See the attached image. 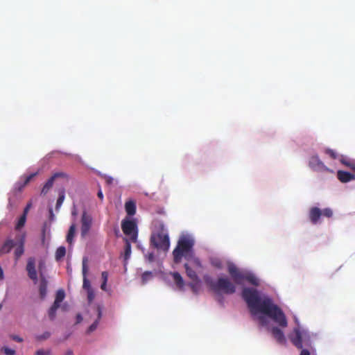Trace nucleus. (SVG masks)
Instances as JSON below:
<instances>
[{
    "mask_svg": "<svg viewBox=\"0 0 355 355\" xmlns=\"http://www.w3.org/2000/svg\"><path fill=\"white\" fill-rule=\"evenodd\" d=\"M241 295L252 315L261 313L268 316L282 328L288 326L284 313L268 296L260 297L259 291L253 288H244Z\"/></svg>",
    "mask_w": 355,
    "mask_h": 355,
    "instance_id": "f257e3e1",
    "label": "nucleus"
},
{
    "mask_svg": "<svg viewBox=\"0 0 355 355\" xmlns=\"http://www.w3.org/2000/svg\"><path fill=\"white\" fill-rule=\"evenodd\" d=\"M194 240L189 236L183 235L178 241L177 245L173 250V262L178 264L184 258L186 263L184 265L187 277L193 282H198L199 278L197 272L202 268L199 258L196 257L193 246Z\"/></svg>",
    "mask_w": 355,
    "mask_h": 355,
    "instance_id": "f03ea898",
    "label": "nucleus"
},
{
    "mask_svg": "<svg viewBox=\"0 0 355 355\" xmlns=\"http://www.w3.org/2000/svg\"><path fill=\"white\" fill-rule=\"evenodd\" d=\"M150 242L152 245L158 250L168 251L170 247V240L164 225L159 222L155 225V230L153 232Z\"/></svg>",
    "mask_w": 355,
    "mask_h": 355,
    "instance_id": "7ed1b4c3",
    "label": "nucleus"
},
{
    "mask_svg": "<svg viewBox=\"0 0 355 355\" xmlns=\"http://www.w3.org/2000/svg\"><path fill=\"white\" fill-rule=\"evenodd\" d=\"M289 338L294 346L302 349L300 355H311L312 347L310 336L306 331L295 328Z\"/></svg>",
    "mask_w": 355,
    "mask_h": 355,
    "instance_id": "20e7f679",
    "label": "nucleus"
},
{
    "mask_svg": "<svg viewBox=\"0 0 355 355\" xmlns=\"http://www.w3.org/2000/svg\"><path fill=\"white\" fill-rule=\"evenodd\" d=\"M203 279L207 285L216 293L223 292L227 295H232L236 292L235 284L227 277H219L216 282H214L209 275H205Z\"/></svg>",
    "mask_w": 355,
    "mask_h": 355,
    "instance_id": "39448f33",
    "label": "nucleus"
},
{
    "mask_svg": "<svg viewBox=\"0 0 355 355\" xmlns=\"http://www.w3.org/2000/svg\"><path fill=\"white\" fill-rule=\"evenodd\" d=\"M121 229L123 232L129 236L131 242H137L138 230L137 223L132 220L123 219L121 222Z\"/></svg>",
    "mask_w": 355,
    "mask_h": 355,
    "instance_id": "423d86ee",
    "label": "nucleus"
},
{
    "mask_svg": "<svg viewBox=\"0 0 355 355\" xmlns=\"http://www.w3.org/2000/svg\"><path fill=\"white\" fill-rule=\"evenodd\" d=\"M227 271L236 284L240 285L243 284L245 272L241 271L234 263L228 264Z\"/></svg>",
    "mask_w": 355,
    "mask_h": 355,
    "instance_id": "0eeeda50",
    "label": "nucleus"
},
{
    "mask_svg": "<svg viewBox=\"0 0 355 355\" xmlns=\"http://www.w3.org/2000/svg\"><path fill=\"white\" fill-rule=\"evenodd\" d=\"M309 166L315 171L334 173L332 170H330L324 164L318 155H313L311 157L309 160Z\"/></svg>",
    "mask_w": 355,
    "mask_h": 355,
    "instance_id": "6e6552de",
    "label": "nucleus"
},
{
    "mask_svg": "<svg viewBox=\"0 0 355 355\" xmlns=\"http://www.w3.org/2000/svg\"><path fill=\"white\" fill-rule=\"evenodd\" d=\"M92 224V218L85 211L81 217V236L85 237L89 232Z\"/></svg>",
    "mask_w": 355,
    "mask_h": 355,
    "instance_id": "1a4fd4ad",
    "label": "nucleus"
},
{
    "mask_svg": "<svg viewBox=\"0 0 355 355\" xmlns=\"http://www.w3.org/2000/svg\"><path fill=\"white\" fill-rule=\"evenodd\" d=\"M26 269L28 277L33 280L35 284H36L37 282V274L35 269V259L34 257H30L28 259Z\"/></svg>",
    "mask_w": 355,
    "mask_h": 355,
    "instance_id": "9d476101",
    "label": "nucleus"
},
{
    "mask_svg": "<svg viewBox=\"0 0 355 355\" xmlns=\"http://www.w3.org/2000/svg\"><path fill=\"white\" fill-rule=\"evenodd\" d=\"M18 237L17 241L15 242L16 245L15 247L16 248L14 252L16 260H18L24 252L25 234L18 236Z\"/></svg>",
    "mask_w": 355,
    "mask_h": 355,
    "instance_id": "9b49d317",
    "label": "nucleus"
},
{
    "mask_svg": "<svg viewBox=\"0 0 355 355\" xmlns=\"http://www.w3.org/2000/svg\"><path fill=\"white\" fill-rule=\"evenodd\" d=\"M321 216L322 210L320 208L317 207H313L309 209V218L312 224H318Z\"/></svg>",
    "mask_w": 355,
    "mask_h": 355,
    "instance_id": "f8f14e48",
    "label": "nucleus"
},
{
    "mask_svg": "<svg viewBox=\"0 0 355 355\" xmlns=\"http://www.w3.org/2000/svg\"><path fill=\"white\" fill-rule=\"evenodd\" d=\"M271 333L279 344L285 345L286 344V339L284 332L277 327L271 328Z\"/></svg>",
    "mask_w": 355,
    "mask_h": 355,
    "instance_id": "ddd939ff",
    "label": "nucleus"
},
{
    "mask_svg": "<svg viewBox=\"0 0 355 355\" xmlns=\"http://www.w3.org/2000/svg\"><path fill=\"white\" fill-rule=\"evenodd\" d=\"M16 243L11 239H8L3 243L0 248V255L6 254L9 253L12 249L15 246Z\"/></svg>",
    "mask_w": 355,
    "mask_h": 355,
    "instance_id": "4468645a",
    "label": "nucleus"
},
{
    "mask_svg": "<svg viewBox=\"0 0 355 355\" xmlns=\"http://www.w3.org/2000/svg\"><path fill=\"white\" fill-rule=\"evenodd\" d=\"M337 178L341 182L345 183L354 180L355 175L347 171H338Z\"/></svg>",
    "mask_w": 355,
    "mask_h": 355,
    "instance_id": "2eb2a0df",
    "label": "nucleus"
},
{
    "mask_svg": "<svg viewBox=\"0 0 355 355\" xmlns=\"http://www.w3.org/2000/svg\"><path fill=\"white\" fill-rule=\"evenodd\" d=\"M38 174L37 172L36 173H31L28 176H26L24 178V180L23 182H17L16 184V189L19 191H21L22 189L31 181V180L35 178L37 175Z\"/></svg>",
    "mask_w": 355,
    "mask_h": 355,
    "instance_id": "dca6fc26",
    "label": "nucleus"
},
{
    "mask_svg": "<svg viewBox=\"0 0 355 355\" xmlns=\"http://www.w3.org/2000/svg\"><path fill=\"white\" fill-rule=\"evenodd\" d=\"M41 280H40V284L39 288L40 295L42 298H44L47 292V281L45 279V277L43 276L42 273H40Z\"/></svg>",
    "mask_w": 355,
    "mask_h": 355,
    "instance_id": "f3484780",
    "label": "nucleus"
},
{
    "mask_svg": "<svg viewBox=\"0 0 355 355\" xmlns=\"http://www.w3.org/2000/svg\"><path fill=\"white\" fill-rule=\"evenodd\" d=\"M125 210L128 216H133L136 213V202L134 200L127 201L125 204Z\"/></svg>",
    "mask_w": 355,
    "mask_h": 355,
    "instance_id": "a211bd4d",
    "label": "nucleus"
},
{
    "mask_svg": "<svg viewBox=\"0 0 355 355\" xmlns=\"http://www.w3.org/2000/svg\"><path fill=\"white\" fill-rule=\"evenodd\" d=\"M244 280L248 282L250 284L255 286H257L259 284V281L257 277L254 274L249 272H245V275L243 278V281Z\"/></svg>",
    "mask_w": 355,
    "mask_h": 355,
    "instance_id": "6ab92c4d",
    "label": "nucleus"
},
{
    "mask_svg": "<svg viewBox=\"0 0 355 355\" xmlns=\"http://www.w3.org/2000/svg\"><path fill=\"white\" fill-rule=\"evenodd\" d=\"M171 275L173 278V280H174L176 286L180 289L182 290L184 288V279H183L182 277L181 276V275L178 272H174L171 273Z\"/></svg>",
    "mask_w": 355,
    "mask_h": 355,
    "instance_id": "aec40b11",
    "label": "nucleus"
},
{
    "mask_svg": "<svg viewBox=\"0 0 355 355\" xmlns=\"http://www.w3.org/2000/svg\"><path fill=\"white\" fill-rule=\"evenodd\" d=\"M76 225L74 223H73L71 225V226L69 229V231H68V233H67V235L66 237V241L70 245H71L73 243V238H74L75 233H76Z\"/></svg>",
    "mask_w": 355,
    "mask_h": 355,
    "instance_id": "412c9836",
    "label": "nucleus"
},
{
    "mask_svg": "<svg viewBox=\"0 0 355 355\" xmlns=\"http://www.w3.org/2000/svg\"><path fill=\"white\" fill-rule=\"evenodd\" d=\"M125 241V250H124V259L125 261H127L131 254V244H130V240H129L127 238L124 239Z\"/></svg>",
    "mask_w": 355,
    "mask_h": 355,
    "instance_id": "4be33fe9",
    "label": "nucleus"
},
{
    "mask_svg": "<svg viewBox=\"0 0 355 355\" xmlns=\"http://www.w3.org/2000/svg\"><path fill=\"white\" fill-rule=\"evenodd\" d=\"M54 183V180L51 177L45 183L44 187L42 189L41 194L42 195H46L49 190L52 188Z\"/></svg>",
    "mask_w": 355,
    "mask_h": 355,
    "instance_id": "5701e85b",
    "label": "nucleus"
},
{
    "mask_svg": "<svg viewBox=\"0 0 355 355\" xmlns=\"http://www.w3.org/2000/svg\"><path fill=\"white\" fill-rule=\"evenodd\" d=\"M60 304L54 302L53 305L50 307V309L49 310V317L50 320H54V318L55 317L56 311H57L58 309L60 307Z\"/></svg>",
    "mask_w": 355,
    "mask_h": 355,
    "instance_id": "b1692460",
    "label": "nucleus"
},
{
    "mask_svg": "<svg viewBox=\"0 0 355 355\" xmlns=\"http://www.w3.org/2000/svg\"><path fill=\"white\" fill-rule=\"evenodd\" d=\"M101 318V309L100 307L98 308V319L95 320L88 328L87 332L91 333L94 331L98 324L100 318Z\"/></svg>",
    "mask_w": 355,
    "mask_h": 355,
    "instance_id": "393cba45",
    "label": "nucleus"
},
{
    "mask_svg": "<svg viewBox=\"0 0 355 355\" xmlns=\"http://www.w3.org/2000/svg\"><path fill=\"white\" fill-rule=\"evenodd\" d=\"M66 254V248L64 246L59 247L55 252V258L56 261H60Z\"/></svg>",
    "mask_w": 355,
    "mask_h": 355,
    "instance_id": "a878e982",
    "label": "nucleus"
},
{
    "mask_svg": "<svg viewBox=\"0 0 355 355\" xmlns=\"http://www.w3.org/2000/svg\"><path fill=\"white\" fill-rule=\"evenodd\" d=\"M64 198H65L64 190H62L59 193V196H58L57 202H56V205H55L56 210H58L60 209V207H61V205H62V203L64 202Z\"/></svg>",
    "mask_w": 355,
    "mask_h": 355,
    "instance_id": "bb28decb",
    "label": "nucleus"
},
{
    "mask_svg": "<svg viewBox=\"0 0 355 355\" xmlns=\"http://www.w3.org/2000/svg\"><path fill=\"white\" fill-rule=\"evenodd\" d=\"M26 217L27 216H26L23 214L20 216V218H19V220L15 225L16 230H19L21 228H22L25 225V223L26 221Z\"/></svg>",
    "mask_w": 355,
    "mask_h": 355,
    "instance_id": "cd10ccee",
    "label": "nucleus"
},
{
    "mask_svg": "<svg viewBox=\"0 0 355 355\" xmlns=\"http://www.w3.org/2000/svg\"><path fill=\"white\" fill-rule=\"evenodd\" d=\"M65 297L64 291L63 290H59L57 291L55 302L60 304Z\"/></svg>",
    "mask_w": 355,
    "mask_h": 355,
    "instance_id": "c85d7f7f",
    "label": "nucleus"
},
{
    "mask_svg": "<svg viewBox=\"0 0 355 355\" xmlns=\"http://www.w3.org/2000/svg\"><path fill=\"white\" fill-rule=\"evenodd\" d=\"M83 288L87 291L92 290L91 287V284L89 279L87 278V277H83Z\"/></svg>",
    "mask_w": 355,
    "mask_h": 355,
    "instance_id": "c756f323",
    "label": "nucleus"
},
{
    "mask_svg": "<svg viewBox=\"0 0 355 355\" xmlns=\"http://www.w3.org/2000/svg\"><path fill=\"white\" fill-rule=\"evenodd\" d=\"M325 153L328 155L329 157H331L332 159H336L338 158V154L336 152L332 149L327 148L325 150Z\"/></svg>",
    "mask_w": 355,
    "mask_h": 355,
    "instance_id": "7c9ffc66",
    "label": "nucleus"
},
{
    "mask_svg": "<svg viewBox=\"0 0 355 355\" xmlns=\"http://www.w3.org/2000/svg\"><path fill=\"white\" fill-rule=\"evenodd\" d=\"M87 259L86 257H84L83 259V275L84 277H87V271H88V267H87Z\"/></svg>",
    "mask_w": 355,
    "mask_h": 355,
    "instance_id": "2f4dec72",
    "label": "nucleus"
},
{
    "mask_svg": "<svg viewBox=\"0 0 355 355\" xmlns=\"http://www.w3.org/2000/svg\"><path fill=\"white\" fill-rule=\"evenodd\" d=\"M322 216L327 218H331L333 216V211L330 208H325L322 210Z\"/></svg>",
    "mask_w": 355,
    "mask_h": 355,
    "instance_id": "473e14b6",
    "label": "nucleus"
},
{
    "mask_svg": "<svg viewBox=\"0 0 355 355\" xmlns=\"http://www.w3.org/2000/svg\"><path fill=\"white\" fill-rule=\"evenodd\" d=\"M51 178L55 180L56 178H66L67 179L68 178V175L67 173H63V172H58V173H55L52 176Z\"/></svg>",
    "mask_w": 355,
    "mask_h": 355,
    "instance_id": "72a5a7b5",
    "label": "nucleus"
},
{
    "mask_svg": "<svg viewBox=\"0 0 355 355\" xmlns=\"http://www.w3.org/2000/svg\"><path fill=\"white\" fill-rule=\"evenodd\" d=\"M51 334L49 331H45L43 334L37 336L36 338L37 340H44L49 338Z\"/></svg>",
    "mask_w": 355,
    "mask_h": 355,
    "instance_id": "f704fd0d",
    "label": "nucleus"
},
{
    "mask_svg": "<svg viewBox=\"0 0 355 355\" xmlns=\"http://www.w3.org/2000/svg\"><path fill=\"white\" fill-rule=\"evenodd\" d=\"M2 349L6 355H15V350L10 349L8 347H3Z\"/></svg>",
    "mask_w": 355,
    "mask_h": 355,
    "instance_id": "c9c22d12",
    "label": "nucleus"
},
{
    "mask_svg": "<svg viewBox=\"0 0 355 355\" xmlns=\"http://www.w3.org/2000/svg\"><path fill=\"white\" fill-rule=\"evenodd\" d=\"M35 354L36 355H51V350L50 349L44 350V349H38L36 351Z\"/></svg>",
    "mask_w": 355,
    "mask_h": 355,
    "instance_id": "e433bc0d",
    "label": "nucleus"
},
{
    "mask_svg": "<svg viewBox=\"0 0 355 355\" xmlns=\"http://www.w3.org/2000/svg\"><path fill=\"white\" fill-rule=\"evenodd\" d=\"M87 299L89 302H92L93 300L94 299V292L92 290H89L87 291Z\"/></svg>",
    "mask_w": 355,
    "mask_h": 355,
    "instance_id": "4c0bfd02",
    "label": "nucleus"
},
{
    "mask_svg": "<svg viewBox=\"0 0 355 355\" xmlns=\"http://www.w3.org/2000/svg\"><path fill=\"white\" fill-rule=\"evenodd\" d=\"M340 162L346 166H351V163L343 155L340 157Z\"/></svg>",
    "mask_w": 355,
    "mask_h": 355,
    "instance_id": "58836bf2",
    "label": "nucleus"
},
{
    "mask_svg": "<svg viewBox=\"0 0 355 355\" xmlns=\"http://www.w3.org/2000/svg\"><path fill=\"white\" fill-rule=\"evenodd\" d=\"M31 207H32V203L30 202H28V203L26 205V207H25V208H24V211H23V214H23V215H24V216H27V214H28V211H29L30 209L31 208Z\"/></svg>",
    "mask_w": 355,
    "mask_h": 355,
    "instance_id": "ea45409f",
    "label": "nucleus"
},
{
    "mask_svg": "<svg viewBox=\"0 0 355 355\" xmlns=\"http://www.w3.org/2000/svg\"><path fill=\"white\" fill-rule=\"evenodd\" d=\"M10 338L12 340L16 341V342H18V343H21L23 342V338H21L20 336H17V335H10Z\"/></svg>",
    "mask_w": 355,
    "mask_h": 355,
    "instance_id": "a19ab883",
    "label": "nucleus"
},
{
    "mask_svg": "<svg viewBox=\"0 0 355 355\" xmlns=\"http://www.w3.org/2000/svg\"><path fill=\"white\" fill-rule=\"evenodd\" d=\"M258 319L262 326H265L267 324V320L265 316L260 315L259 316Z\"/></svg>",
    "mask_w": 355,
    "mask_h": 355,
    "instance_id": "79ce46f5",
    "label": "nucleus"
},
{
    "mask_svg": "<svg viewBox=\"0 0 355 355\" xmlns=\"http://www.w3.org/2000/svg\"><path fill=\"white\" fill-rule=\"evenodd\" d=\"M101 277H102V279H103V282H107V279H108V273H107V272L103 271L101 273Z\"/></svg>",
    "mask_w": 355,
    "mask_h": 355,
    "instance_id": "37998d69",
    "label": "nucleus"
},
{
    "mask_svg": "<svg viewBox=\"0 0 355 355\" xmlns=\"http://www.w3.org/2000/svg\"><path fill=\"white\" fill-rule=\"evenodd\" d=\"M105 181H106V183H107V184H112V182H113V181H114V180H113V178H111V177H106V178H105Z\"/></svg>",
    "mask_w": 355,
    "mask_h": 355,
    "instance_id": "c03bdc74",
    "label": "nucleus"
},
{
    "mask_svg": "<svg viewBox=\"0 0 355 355\" xmlns=\"http://www.w3.org/2000/svg\"><path fill=\"white\" fill-rule=\"evenodd\" d=\"M97 196L101 201L103 200V194L101 189L98 191Z\"/></svg>",
    "mask_w": 355,
    "mask_h": 355,
    "instance_id": "a18cd8bd",
    "label": "nucleus"
},
{
    "mask_svg": "<svg viewBox=\"0 0 355 355\" xmlns=\"http://www.w3.org/2000/svg\"><path fill=\"white\" fill-rule=\"evenodd\" d=\"M101 288L103 291H106L107 290V282H102L101 286Z\"/></svg>",
    "mask_w": 355,
    "mask_h": 355,
    "instance_id": "49530a36",
    "label": "nucleus"
},
{
    "mask_svg": "<svg viewBox=\"0 0 355 355\" xmlns=\"http://www.w3.org/2000/svg\"><path fill=\"white\" fill-rule=\"evenodd\" d=\"M64 355H73V353L71 349H69L66 352V353Z\"/></svg>",
    "mask_w": 355,
    "mask_h": 355,
    "instance_id": "de8ad7c7",
    "label": "nucleus"
},
{
    "mask_svg": "<svg viewBox=\"0 0 355 355\" xmlns=\"http://www.w3.org/2000/svg\"><path fill=\"white\" fill-rule=\"evenodd\" d=\"M218 302H219L221 304H223V296H222V295H219V296H218Z\"/></svg>",
    "mask_w": 355,
    "mask_h": 355,
    "instance_id": "09e8293b",
    "label": "nucleus"
},
{
    "mask_svg": "<svg viewBox=\"0 0 355 355\" xmlns=\"http://www.w3.org/2000/svg\"><path fill=\"white\" fill-rule=\"evenodd\" d=\"M77 320H78V322H80V321L82 320V317H81V315H79V314H78V315H77Z\"/></svg>",
    "mask_w": 355,
    "mask_h": 355,
    "instance_id": "8fccbe9b",
    "label": "nucleus"
},
{
    "mask_svg": "<svg viewBox=\"0 0 355 355\" xmlns=\"http://www.w3.org/2000/svg\"><path fill=\"white\" fill-rule=\"evenodd\" d=\"M214 266L216 267H217V268H220L221 267V264H220V262L214 263Z\"/></svg>",
    "mask_w": 355,
    "mask_h": 355,
    "instance_id": "3c124183",
    "label": "nucleus"
},
{
    "mask_svg": "<svg viewBox=\"0 0 355 355\" xmlns=\"http://www.w3.org/2000/svg\"><path fill=\"white\" fill-rule=\"evenodd\" d=\"M43 266H44V263L40 262V264H39V269L41 270L42 268L43 267Z\"/></svg>",
    "mask_w": 355,
    "mask_h": 355,
    "instance_id": "603ef678",
    "label": "nucleus"
},
{
    "mask_svg": "<svg viewBox=\"0 0 355 355\" xmlns=\"http://www.w3.org/2000/svg\"><path fill=\"white\" fill-rule=\"evenodd\" d=\"M349 167L351 168L352 170L355 171V165L354 164H351V166H349Z\"/></svg>",
    "mask_w": 355,
    "mask_h": 355,
    "instance_id": "864d4df0",
    "label": "nucleus"
},
{
    "mask_svg": "<svg viewBox=\"0 0 355 355\" xmlns=\"http://www.w3.org/2000/svg\"><path fill=\"white\" fill-rule=\"evenodd\" d=\"M50 214L52 215L53 214V211L51 209H50Z\"/></svg>",
    "mask_w": 355,
    "mask_h": 355,
    "instance_id": "5fc2aeb1",
    "label": "nucleus"
},
{
    "mask_svg": "<svg viewBox=\"0 0 355 355\" xmlns=\"http://www.w3.org/2000/svg\"><path fill=\"white\" fill-rule=\"evenodd\" d=\"M153 254H150V256H149V258H153Z\"/></svg>",
    "mask_w": 355,
    "mask_h": 355,
    "instance_id": "6e6d98bb",
    "label": "nucleus"
},
{
    "mask_svg": "<svg viewBox=\"0 0 355 355\" xmlns=\"http://www.w3.org/2000/svg\"><path fill=\"white\" fill-rule=\"evenodd\" d=\"M72 214H73V215H76V211H73V212H72Z\"/></svg>",
    "mask_w": 355,
    "mask_h": 355,
    "instance_id": "4d7b16f0",
    "label": "nucleus"
},
{
    "mask_svg": "<svg viewBox=\"0 0 355 355\" xmlns=\"http://www.w3.org/2000/svg\"><path fill=\"white\" fill-rule=\"evenodd\" d=\"M2 305L0 304V310L1 309Z\"/></svg>",
    "mask_w": 355,
    "mask_h": 355,
    "instance_id": "13d9d810",
    "label": "nucleus"
}]
</instances>
